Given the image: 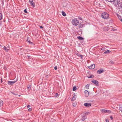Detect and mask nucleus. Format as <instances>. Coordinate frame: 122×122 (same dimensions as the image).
Segmentation results:
<instances>
[{"label":"nucleus","mask_w":122,"mask_h":122,"mask_svg":"<svg viewBox=\"0 0 122 122\" xmlns=\"http://www.w3.org/2000/svg\"><path fill=\"white\" fill-rule=\"evenodd\" d=\"M11 92L12 94H13V95H15V96H16L17 95H18V94H17V93H14L13 92Z\"/></svg>","instance_id":"29"},{"label":"nucleus","mask_w":122,"mask_h":122,"mask_svg":"<svg viewBox=\"0 0 122 122\" xmlns=\"http://www.w3.org/2000/svg\"><path fill=\"white\" fill-rule=\"evenodd\" d=\"M2 14L1 13H0V20H1L2 18Z\"/></svg>","instance_id":"30"},{"label":"nucleus","mask_w":122,"mask_h":122,"mask_svg":"<svg viewBox=\"0 0 122 122\" xmlns=\"http://www.w3.org/2000/svg\"><path fill=\"white\" fill-rule=\"evenodd\" d=\"M55 97H57L58 96H59L58 94V93H56L55 95Z\"/></svg>","instance_id":"32"},{"label":"nucleus","mask_w":122,"mask_h":122,"mask_svg":"<svg viewBox=\"0 0 122 122\" xmlns=\"http://www.w3.org/2000/svg\"><path fill=\"white\" fill-rule=\"evenodd\" d=\"M83 25L82 24H81L79 25V27L80 28H82L83 27Z\"/></svg>","instance_id":"23"},{"label":"nucleus","mask_w":122,"mask_h":122,"mask_svg":"<svg viewBox=\"0 0 122 122\" xmlns=\"http://www.w3.org/2000/svg\"><path fill=\"white\" fill-rule=\"evenodd\" d=\"M111 52V51L108 50H107V51H105L104 52V54L110 53Z\"/></svg>","instance_id":"17"},{"label":"nucleus","mask_w":122,"mask_h":122,"mask_svg":"<svg viewBox=\"0 0 122 122\" xmlns=\"http://www.w3.org/2000/svg\"><path fill=\"white\" fill-rule=\"evenodd\" d=\"M83 56L82 55H80V56L81 57V59L82 58Z\"/></svg>","instance_id":"39"},{"label":"nucleus","mask_w":122,"mask_h":122,"mask_svg":"<svg viewBox=\"0 0 122 122\" xmlns=\"http://www.w3.org/2000/svg\"><path fill=\"white\" fill-rule=\"evenodd\" d=\"M95 65L94 64L91 65V66H88V68L90 69H92L95 68Z\"/></svg>","instance_id":"11"},{"label":"nucleus","mask_w":122,"mask_h":122,"mask_svg":"<svg viewBox=\"0 0 122 122\" xmlns=\"http://www.w3.org/2000/svg\"><path fill=\"white\" fill-rule=\"evenodd\" d=\"M120 21L122 22V19H120Z\"/></svg>","instance_id":"47"},{"label":"nucleus","mask_w":122,"mask_h":122,"mask_svg":"<svg viewBox=\"0 0 122 122\" xmlns=\"http://www.w3.org/2000/svg\"><path fill=\"white\" fill-rule=\"evenodd\" d=\"M89 85L87 84L86 86V89H88L89 88Z\"/></svg>","instance_id":"28"},{"label":"nucleus","mask_w":122,"mask_h":122,"mask_svg":"<svg viewBox=\"0 0 122 122\" xmlns=\"http://www.w3.org/2000/svg\"><path fill=\"white\" fill-rule=\"evenodd\" d=\"M87 77L89 78H91L94 77V76L93 75H92L90 76H87Z\"/></svg>","instance_id":"27"},{"label":"nucleus","mask_w":122,"mask_h":122,"mask_svg":"<svg viewBox=\"0 0 122 122\" xmlns=\"http://www.w3.org/2000/svg\"><path fill=\"white\" fill-rule=\"evenodd\" d=\"M104 71V70H103L101 69H100V70H98L97 71V73L98 74H100L103 72Z\"/></svg>","instance_id":"8"},{"label":"nucleus","mask_w":122,"mask_h":122,"mask_svg":"<svg viewBox=\"0 0 122 122\" xmlns=\"http://www.w3.org/2000/svg\"><path fill=\"white\" fill-rule=\"evenodd\" d=\"M92 82L93 83L95 84L97 86H98L99 85L98 81L95 80H93Z\"/></svg>","instance_id":"6"},{"label":"nucleus","mask_w":122,"mask_h":122,"mask_svg":"<svg viewBox=\"0 0 122 122\" xmlns=\"http://www.w3.org/2000/svg\"><path fill=\"white\" fill-rule=\"evenodd\" d=\"M2 82V78H1V82Z\"/></svg>","instance_id":"46"},{"label":"nucleus","mask_w":122,"mask_h":122,"mask_svg":"<svg viewBox=\"0 0 122 122\" xmlns=\"http://www.w3.org/2000/svg\"><path fill=\"white\" fill-rule=\"evenodd\" d=\"M16 82V81H8V84L10 85H12Z\"/></svg>","instance_id":"5"},{"label":"nucleus","mask_w":122,"mask_h":122,"mask_svg":"<svg viewBox=\"0 0 122 122\" xmlns=\"http://www.w3.org/2000/svg\"><path fill=\"white\" fill-rule=\"evenodd\" d=\"M111 2L114 5H118L120 3L119 0H113Z\"/></svg>","instance_id":"3"},{"label":"nucleus","mask_w":122,"mask_h":122,"mask_svg":"<svg viewBox=\"0 0 122 122\" xmlns=\"http://www.w3.org/2000/svg\"><path fill=\"white\" fill-rule=\"evenodd\" d=\"M90 112H87L85 113V114L86 115H88L90 114Z\"/></svg>","instance_id":"26"},{"label":"nucleus","mask_w":122,"mask_h":122,"mask_svg":"<svg viewBox=\"0 0 122 122\" xmlns=\"http://www.w3.org/2000/svg\"><path fill=\"white\" fill-rule=\"evenodd\" d=\"M28 110L29 111H30L31 110V108H29L28 109Z\"/></svg>","instance_id":"40"},{"label":"nucleus","mask_w":122,"mask_h":122,"mask_svg":"<svg viewBox=\"0 0 122 122\" xmlns=\"http://www.w3.org/2000/svg\"><path fill=\"white\" fill-rule=\"evenodd\" d=\"M3 101L2 100H0V107H1L3 106Z\"/></svg>","instance_id":"16"},{"label":"nucleus","mask_w":122,"mask_h":122,"mask_svg":"<svg viewBox=\"0 0 122 122\" xmlns=\"http://www.w3.org/2000/svg\"><path fill=\"white\" fill-rule=\"evenodd\" d=\"M101 111L102 113H105L108 112L107 113H110L111 112V111L109 110H106L105 109H101Z\"/></svg>","instance_id":"4"},{"label":"nucleus","mask_w":122,"mask_h":122,"mask_svg":"<svg viewBox=\"0 0 122 122\" xmlns=\"http://www.w3.org/2000/svg\"><path fill=\"white\" fill-rule=\"evenodd\" d=\"M116 15H117V17H118V19L119 20H120V19H122V18L121 16V15H119L118 14H116Z\"/></svg>","instance_id":"14"},{"label":"nucleus","mask_w":122,"mask_h":122,"mask_svg":"<svg viewBox=\"0 0 122 122\" xmlns=\"http://www.w3.org/2000/svg\"><path fill=\"white\" fill-rule=\"evenodd\" d=\"M30 57V56H28V58L29 59H31Z\"/></svg>","instance_id":"37"},{"label":"nucleus","mask_w":122,"mask_h":122,"mask_svg":"<svg viewBox=\"0 0 122 122\" xmlns=\"http://www.w3.org/2000/svg\"><path fill=\"white\" fill-rule=\"evenodd\" d=\"M79 19L80 20H82V18H81V17H79Z\"/></svg>","instance_id":"38"},{"label":"nucleus","mask_w":122,"mask_h":122,"mask_svg":"<svg viewBox=\"0 0 122 122\" xmlns=\"http://www.w3.org/2000/svg\"><path fill=\"white\" fill-rule=\"evenodd\" d=\"M119 109L122 112V107H119Z\"/></svg>","instance_id":"31"},{"label":"nucleus","mask_w":122,"mask_h":122,"mask_svg":"<svg viewBox=\"0 0 122 122\" xmlns=\"http://www.w3.org/2000/svg\"><path fill=\"white\" fill-rule=\"evenodd\" d=\"M87 118L86 116H83L81 118V120L82 121H84Z\"/></svg>","instance_id":"15"},{"label":"nucleus","mask_w":122,"mask_h":122,"mask_svg":"<svg viewBox=\"0 0 122 122\" xmlns=\"http://www.w3.org/2000/svg\"><path fill=\"white\" fill-rule=\"evenodd\" d=\"M57 68V66H55L54 67V69L55 70H56Z\"/></svg>","instance_id":"34"},{"label":"nucleus","mask_w":122,"mask_h":122,"mask_svg":"<svg viewBox=\"0 0 122 122\" xmlns=\"http://www.w3.org/2000/svg\"><path fill=\"white\" fill-rule=\"evenodd\" d=\"M31 85L30 84H28L27 86L28 90L30 91L31 89Z\"/></svg>","instance_id":"12"},{"label":"nucleus","mask_w":122,"mask_h":122,"mask_svg":"<svg viewBox=\"0 0 122 122\" xmlns=\"http://www.w3.org/2000/svg\"><path fill=\"white\" fill-rule=\"evenodd\" d=\"M27 41L29 43H32V42H31V41H30V38L28 37L27 39Z\"/></svg>","instance_id":"18"},{"label":"nucleus","mask_w":122,"mask_h":122,"mask_svg":"<svg viewBox=\"0 0 122 122\" xmlns=\"http://www.w3.org/2000/svg\"><path fill=\"white\" fill-rule=\"evenodd\" d=\"M72 23L73 25L76 26L78 25L79 22L76 18H74L72 20Z\"/></svg>","instance_id":"2"},{"label":"nucleus","mask_w":122,"mask_h":122,"mask_svg":"<svg viewBox=\"0 0 122 122\" xmlns=\"http://www.w3.org/2000/svg\"><path fill=\"white\" fill-rule=\"evenodd\" d=\"M109 63L110 64H114L113 62V61L111 60H109Z\"/></svg>","instance_id":"19"},{"label":"nucleus","mask_w":122,"mask_h":122,"mask_svg":"<svg viewBox=\"0 0 122 122\" xmlns=\"http://www.w3.org/2000/svg\"><path fill=\"white\" fill-rule=\"evenodd\" d=\"M0 46H2V45H1L0 44Z\"/></svg>","instance_id":"48"},{"label":"nucleus","mask_w":122,"mask_h":122,"mask_svg":"<svg viewBox=\"0 0 122 122\" xmlns=\"http://www.w3.org/2000/svg\"><path fill=\"white\" fill-rule=\"evenodd\" d=\"M122 7V2H121V5L120 6Z\"/></svg>","instance_id":"45"},{"label":"nucleus","mask_w":122,"mask_h":122,"mask_svg":"<svg viewBox=\"0 0 122 122\" xmlns=\"http://www.w3.org/2000/svg\"><path fill=\"white\" fill-rule=\"evenodd\" d=\"M105 48L104 47H102V48L101 49L102 50H103Z\"/></svg>","instance_id":"44"},{"label":"nucleus","mask_w":122,"mask_h":122,"mask_svg":"<svg viewBox=\"0 0 122 122\" xmlns=\"http://www.w3.org/2000/svg\"><path fill=\"white\" fill-rule=\"evenodd\" d=\"M30 107V105H28L27 106V107L28 108Z\"/></svg>","instance_id":"41"},{"label":"nucleus","mask_w":122,"mask_h":122,"mask_svg":"<svg viewBox=\"0 0 122 122\" xmlns=\"http://www.w3.org/2000/svg\"><path fill=\"white\" fill-rule=\"evenodd\" d=\"M76 55H77L78 56H79V57H80V54H78V53H77L76 54Z\"/></svg>","instance_id":"33"},{"label":"nucleus","mask_w":122,"mask_h":122,"mask_svg":"<svg viewBox=\"0 0 122 122\" xmlns=\"http://www.w3.org/2000/svg\"><path fill=\"white\" fill-rule=\"evenodd\" d=\"M106 122H109V121L108 119H106Z\"/></svg>","instance_id":"43"},{"label":"nucleus","mask_w":122,"mask_h":122,"mask_svg":"<svg viewBox=\"0 0 122 122\" xmlns=\"http://www.w3.org/2000/svg\"><path fill=\"white\" fill-rule=\"evenodd\" d=\"M4 49L6 51H8L9 50V47H7V48L5 46H4Z\"/></svg>","instance_id":"13"},{"label":"nucleus","mask_w":122,"mask_h":122,"mask_svg":"<svg viewBox=\"0 0 122 122\" xmlns=\"http://www.w3.org/2000/svg\"><path fill=\"white\" fill-rule=\"evenodd\" d=\"M24 11L25 13H27V11L26 9H25Z\"/></svg>","instance_id":"36"},{"label":"nucleus","mask_w":122,"mask_h":122,"mask_svg":"<svg viewBox=\"0 0 122 122\" xmlns=\"http://www.w3.org/2000/svg\"><path fill=\"white\" fill-rule=\"evenodd\" d=\"M76 105V102H74L73 103V106L74 107H75Z\"/></svg>","instance_id":"25"},{"label":"nucleus","mask_w":122,"mask_h":122,"mask_svg":"<svg viewBox=\"0 0 122 122\" xmlns=\"http://www.w3.org/2000/svg\"><path fill=\"white\" fill-rule=\"evenodd\" d=\"M29 2L31 5L33 6V7H34L35 4L34 2H33V0H30Z\"/></svg>","instance_id":"7"},{"label":"nucleus","mask_w":122,"mask_h":122,"mask_svg":"<svg viewBox=\"0 0 122 122\" xmlns=\"http://www.w3.org/2000/svg\"><path fill=\"white\" fill-rule=\"evenodd\" d=\"M62 15L64 16H65L66 15L65 13L63 11H62Z\"/></svg>","instance_id":"21"},{"label":"nucleus","mask_w":122,"mask_h":122,"mask_svg":"<svg viewBox=\"0 0 122 122\" xmlns=\"http://www.w3.org/2000/svg\"><path fill=\"white\" fill-rule=\"evenodd\" d=\"M110 117L111 120H112L113 119V117L112 116H110Z\"/></svg>","instance_id":"35"},{"label":"nucleus","mask_w":122,"mask_h":122,"mask_svg":"<svg viewBox=\"0 0 122 122\" xmlns=\"http://www.w3.org/2000/svg\"><path fill=\"white\" fill-rule=\"evenodd\" d=\"M85 95L86 97H87L89 95V93L88 92L87 90H85L84 91Z\"/></svg>","instance_id":"10"},{"label":"nucleus","mask_w":122,"mask_h":122,"mask_svg":"<svg viewBox=\"0 0 122 122\" xmlns=\"http://www.w3.org/2000/svg\"><path fill=\"white\" fill-rule=\"evenodd\" d=\"M76 99V98L74 96L72 97V99H71V101H74Z\"/></svg>","instance_id":"24"},{"label":"nucleus","mask_w":122,"mask_h":122,"mask_svg":"<svg viewBox=\"0 0 122 122\" xmlns=\"http://www.w3.org/2000/svg\"><path fill=\"white\" fill-rule=\"evenodd\" d=\"M77 38L79 40H83L84 39L83 38L80 36H79L78 37H77Z\"/></svg>","instance_id":"20"},{"label":"nucleus","mask_w":122,"mask_h":122,"mask_svg":"<svg viewBox=\"0 0 122 122\" xmlns=\"http://www.w3.org/2000/svg\"><path fill=\"white\" fill-rule=\"evenodd\" d=\"M84 105L86 107H88L91 106V104L88 103H85Z\"/></svg>","instance_id":"9"},{"label":"nucleus","mask_w":122,"mask_h":122,"mask_svg":"<svg viewBox=\"0 0 122 122\" xmlns=\"http://www.w3.org/2000/svg\"><path fill=\"white\" fill-rule=\"evenodd\" d=\"M76 89V87L75 86H74L72 90L73 91H75Z\"/></svg>","instance_id":"22"},{"label":"nucleus","mask_w":122,"mask_h":122,"mask_svg":"<svg viewBox=\"0 0 122 122\" xmlns=\"http://www.w3.org/2000/svg\"><path fill=\"white\" fill-rule=\"evenodd\" d=\"M40 28H43V26H40Z\"/></svg>","instance_id":"42"},{"label":"nucleus","mask_w":122,"mask_h":122,"mask_svg":"<svg viewBox=\"0 0 122 122\" xmlns=\"http://www.w3.org/2000/svg\"><path fill=\"white\" fill-rule=\"evenodd\" d=\"M109 14L105 12L102 13L101 15L102 17L104 19L107 18L109 17Z\"/></svg>","instance_id":"1"}]
</instances>
